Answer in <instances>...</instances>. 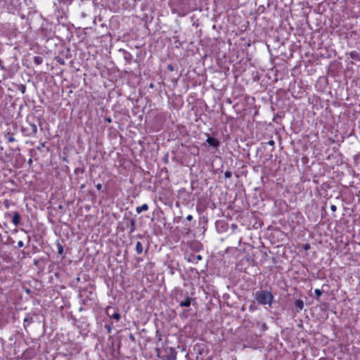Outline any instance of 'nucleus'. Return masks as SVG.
<instances>
[{"label": "nucleus", "mask_w": 360, "mask_h": 360, "mask_svg": "<svg viewBox=\"0 0 360 360\" xmlns=\"http://www.w3.org/2000/svg\"><path fill=\"white\" fill-rule=\"evenodd\" d=\"M255 299L259 304H267L271 307L273 304L274 295L270 291L260 290L255 292Z\"/></svg>", "instance_id": "1"}, {"label": "nucleus", "mask_w": 360, "mask_h": 360, "mask_svg": "<svg viewBox=\"0 0 360 360\" xmlns=\"http://www.w3.org/2000/svg\"><path fill=\"white\" fill-rule=\"evenodd\" d=\"M206 141L210 146H212L214 148H217L220 145V142L216 138H214V137H212L210 136H207Z\"/></svg>", "instance_id": "2"}, {"label": "nucleus", "mask_w": 360, "mask_h": 360, "mask_svg": "<svg viewBox=\"0 0 360 360\" xmlns=\"http://www.w3.org/2000/svg\"><path fill=\"white\" fill-rule=\"evenodd\" d=\"M112 309L111 307L108 306L106 307V314H108V316H110V318H112L117 321H119L120 319V314H119V312L117 311V310H115L114 313L110 315V313H109V311Z\"/></svg>", "instance_id": "3"}, {"label": "nucleus", "mask_w": 360, "mask_h": 360, "mask_svg": "<svg viewBox=\"0 0 360 360\" xmlns=\"http://www.w3.org/2000/svg\"><path fill=\"white\" fill-rule=\"evenodd\" d=\"M12 223L15 226H18L20 223V215L18 212H15L13 214V218H12Z\"/></svg>", "instance_id": "4"}, {"label": "nucleus", "mask_w": 360, "mask_h": 360, "mask_svg": "<svg viewBox=\"0 0 360 360\" xmlns=\"http://www.w3.org/2000/svg\"><path fill=\"white\" fill-rule=\"evenodd\" d=\"M349 56L352 59L354 60L360 61V53L356 51H351L349 53Z\"/></svg>", "instance_id": "5"}, {"label": "nucleus", "mask_w": 360, "mask_h": 360, "mask_svg": "<svg viewBox=\"0 0 360 360\" xmlns=\"http://www.w3.org/2000/svg\"><path fill=\"white\" fill-rule=\"evenodd\" d=\"M192 298L190 297H187L184 301L179 302V305L181 307H188L191 305Z\"/></svg>", "instance_id": "6"}, {"label": "nucleus", "mask_w": 360, "mask_h": 360, "mask_svg": "<svg viewBox=\"0 0 360 360\" xmlns=\"http://www.w3.org/2000/svg\"><path fill=\"white\" fill-rule=\"evenodd\" d=\"M295 307L298 311L302 310L304 308V302L302 300H297L295 302Z\"/></svg>", "instance_id": "7"}, {"label": "nucleus", "mask_w": 360, "mask_h": 360, "mask_svg": "<svg viewBox=\"0 0 360 360\" xmlns=\"http://www.w3.org/2000/svg\"><path fill=\"white\" fill-rule=\"evenodd\" d=\"M148 210V205L147 204H143L141 206L137 207L136 208V212L137 214H140L143 211H147Z\"/></svg>", "instance_id": "8"}, {"label": "nucleus", "mask_w": 360, "mask_h": 360, "mask_svg": "<svg viewBox=\"0 0 360 360\" xmlns=\"http://www.w3.org/2000/svg\"><path fill=\"white\" fill-rule=\"evenodd\" d=\"M136 252L138 255H140L143 251V248L141 242L138 241L135 247Z\"/></svg>", "instance_id": "9"}, {"label": "nucleus", "mask_w": 360, "mask_h": 360, "mask_svg": "<svg viewBox=\"0 0 360 360\" xmlns=\"http://www.w3.org/2000/svg\"><path fill=\"white\" fill-rule=\"evenodd\" d=\"M33 60L37 65H39L43 63V58L41 56H36L34 57Z\"/></svg>", "instance_id": "10"}, {"label": "nucleus", "mask_w": 360, "mask_h": 360, "mask_svg": "<svg viewBox=\"0 0 360 360\" xmlns=\"http://www.w3.org/2000/svg\"><path fill=\"white\" fill-rule=\"evenodd\" d=\"M130 233H133L135 230V221L134 219H131L130 221Z\"/></svg>", "instance_id": "11"}, {"label": "nucleus", "mask_w": 360, "mask_h": 360, "mask_svg": "<svg viewBox=\"0 0 360 360\" xmlns=\"http://www.w3.org/2000/svg\"><path fill=\"white\" fill-rule=\"evenodd\" d=\"M31 127V130L33 134H36L37 133V127L35 124H30Z\"/></svg>", "instance_id": "12"}, {"label": "nucleus", "mask_w": 360, "mask_h": 360, "mask_svg": "<svg viewBox=\"0 0 360 360\" xmlns=\"http://www.w3.org/2000/svg\"><path fill=\"white\" fill-rule=\"evenodd\" d=\"M57 248H58V253L59 255H63V247L61 244L60 243H58L57 244Z\"/></svg>", "instance_id": "13"}, {"label": "nucleus", "mask_w": 360, "mask_h": 360, "mask_svg": "<svg viewBox=\"0 0 360 360\" xmlns=\"http://www.w3.org/2000/svg\"><path fill=\"white\" fill-rule=\"evenodd\" d=\"M314 293L316 297L319 298L322 295V290H321L320 289H315Z\"/></svg>", "instance_id": "14"}, {"label": "nucleus", "mask_w": 360, "mask_h": 360, "mask_svg": "<svg viewBox=\"0 0 360 360\" xmlns=\"http://www.w3.org/2000/svg\"><path fill=\"white\" fill-rule=\"evenodd\" d=\"M170 350H171L172 359H173V360L176 359V353L174 352V349L172 347H171Z\"/></svg>", "instance_id": "15"}, {"label": "nucleus", "mask_w": 360, "mask_h": 360, "mask_svg": "<svg viewBox=\"0 0 360 360\" xmlns=\"http://www.w3.org/2000/svg\"><path fill=\"white\" fill-rule=\"evenodd\" d=\"M124 59L126 60H127L129 63L131 62V55L129 53H127L125 56H124Z\"/></svg>", "instance_id": "16"}, {"label": "nucleus", "mask_w": 360, "mask_h": 360, "mask_svg": "<svg viewBox=\"0 0 360 360\" xmlns=\"http://www.w3.org/2000/svg\"><path fill=\"white\" fill-rule=\"evenodd\" d=\"M231 176H232V173L231 172H229V171L225 172V173H224L225 178H226V179L231 178Z\"/></svg>", "instance_id": "17"}, {"label": "nucleus", "mask_w": 360, "mask_h": 360, "mask_svg": "<svg viewBox=\"0 0 360 360\" xmlns=\"http://www.w3.org/2000/svg\"><path fill=\"white\" fill-rule=\"evenodd\" d=\"M56 60H57L58 63H59L61 65H64L65 64L64 60L60 58H59V57L56 58Z\"/></svg>", "instance_id": "18"}, {"label": "nucleus", "mask_w": 360, "mask_h": 360, "mask_svg": "<svg viewBox=\"0 0 360 360\" xmlns=\"http://www.w3.org/2000/svg\"><path fill=\"white\" fill-rule=\"evenodd\" d=\"M105 328L106 329L108 333H110L112 330V328L110 325H105Z\"/></svg>", "instance_id": "19"}, {"label": "nucleus", "mask_w": 360, "mask_h": 360, "mask_svg": "<svg viewBox=\"0 0 360 360\" xmlns=\"http://www.w3.org/2000/svg\"><path fill=\"white\" fill-rule=\"evenodd\" d=\"M8 141L9 142H14L15 141V138L12 136L8 137Z\"/></svg>", "instance_id": "20"}, {"label": "nucleus", "mask_w": 360, "mask_h": 360, "mask_svg": "<svg viewBox=\"0 0 360 360\" xmlns=\"http://www.w3.org/2000/svg\"><path fill=\"white\" fill-rule=\"evenodd\" d=\"M24 245V243L22 240L18 241V248H22Z\"/></svg>", "instance_id": "21"}, {"label": "nucleus", "mask_w": 360, "mask_h": 360, "mask_svg": "<svg viewBox=\"0 0 360 360\" xmlns=\"http://www.w3.org/2000/svg\"><path fill=\"white\" fill-rule=\"evenodd\" d=\"M96 188L98 190V191H101L102 189V184H98L96 185Z\"/></svg>", "instance_id": "22"}, {"label": "nucleus", "mask_w": 360, "mask_h": 360, "mask_svg": "<svg viewBox=\"0 0 360 360\" xmlns=\"http://www.w3.org/2000/svg\"><path fill=\"white\" fill-rule=\"evenodd\" d=\"M336 209H337V208H336V206H335V205H332L330 206V210H331L333 212H335V211L336 210Z\"/></svg>", "instance_id": "23"}, {"label": "nucleus", "mask_w": 360, "mask_h": 360, "mask_svg": "<svg viewBox=\"0 0 360 360\" xmlns=\"http://www.w3.org/2000/svg\"><path fill=\"white\" fill-rule=\"evenodd\" d=\"M186 219L188 221H191L193 219V216L191 214H189L186 217Z\"/></svg>", "instance_id": "24"}, {"label": "nucleus", "mask_w": 360, "mask_h": 360, "mask_svg": "<svg viewBox=\"0 0 360 360\" xmlns=\"http://www.w3.org/2000/svg\"><path fill=\"white\" fill-rule=\"evenodd\" d=\"M309 248H310V245H309V244H305V245H304V249L305 250H309Z\"/></svg>", "instance_id": "25"}, {"label": "nucleus", "mask_w": 360, "mask_h": 360, "mask_svg": "<svg viewBox=\"0 0 360 360\" xmlns=\"http://www.w3.org/2000/svg\"><path fill=\"white\" fill-rule=\"evenodd\" d=\"M268 143L269 145H270V146H274V141H273V140H270V141H268V143Z\"/></svg>", "instance_id": "26"}, {"label": "nucleus", "mask_w": 360, "mask_h": 360, "mask_svg": "<svg viewBox=\"0 0 360 360\" xmlns=\"http://www.w3.org/2000/svg\"><path fill=\"white\" fill-rule=\"evenodd\" d=\"M195 257H196L197 260H201L202 259V256L200 255H198Z\"/></svg>", "instance_id": "27"}, {"label": "nucleus", "mask_w": 360, "mask_h": 360, "mask_svg": "<svg viewBox=\"0 0 360 360\" xmlns=\"http://www.w3.org/2000/svg\"><path fill=\"white\" fill-rule=\"evenodd\" d=\"M186 12H184V11L179 12V15H186Z\"/></svg>", "instance_id": "28"}, {"label": "nucleus", "mask_w": 360, "mask_h": 360, "mask_svg": "<svg viewBox=\"0 0 360 360\" xmlns=\"http://www.w3.org/2000/svg\"><path fill=\"white\" fill-rule=\"evenodd\" d=\"M255 309V307L252 305L250 306V311H253Z\"/></svg>", "instance_id": "29"}, {"label": "nucleus", "mask_w": 360, "mask_h": 360, "mask_svg": "<svg viewBox=\"0 0 360 360\" xmlns=\"http://www.w3.org/2000/svg\"><path fill=\"white\" fill-rule=\"evenodd\" d=\"M0 64H1V60L0 59ZM1 69L4 70V67L1 65H0Z\"/></svg>", "instance_id": "30"}, {"label": "nucleus", "mask_w": 360, "mask_h": 360, "mask_svg": "<svg viewBox=\"0 0 360 360\" xmlns=\"http://www.w3.org/2000/svg\"><path fill=\"white\" fill-rule=\"evenodd\" d=\"M168 69H169V70H173V68H172V66L171 65H169L168 66Z\"/></svg>", "instance_id": "31"}, {"label": "nucleus", "mask_w": 360, "mask_h": 360, "mask_svg": "<svg viewBox=\"0 0 360 360\" xmlns=\"http://www.w3.org/2000/svg\"><path fill=\"white\" fill-rule=\"evenodd\" d=\"M41 146L44 147V143H41Z\"/></svg>", "instance_id": "32"}]
</instances>
